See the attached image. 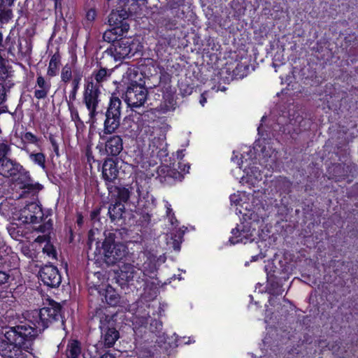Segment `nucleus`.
<instances>
[{
  "label": "nucleus",
  "instance_id": "51",
  "mask_svg": "<svg viewBox=\"0 0 358 358\" xmlns=\"http://www.w3.org/2000/svg\"><path fill=\"white\" fill-rule=\"evenodd\" d=\"M85 156L87 157V159L88 162L90 163L92 161H93V162L95 161V159L94 158V155H93L92 151V150L90 148L86 149Z\"/></svg>",
  "mask_w": 358,
  "mask_h": 358
},
{
  "label": "nucleus",
  "instance_id": "54",
  "mask_svg": "<svg viewBox=\"0 0 358 358\" xmlns=\"http://www.w3.org/2000/svg\"><path fill=\"white\" fill-rule=\"evenodd\" d=\"M92 236H93V232H92V230H90V231H89V234H88V239H89V241H92Z\"/></svg>",
  "mask_w": 358,
  "mask_h": 358
},
{
  "label": "nucleus",
  "instance_id": "58",
  "mask_svg": "<svg viewBox=\"0 0 358 358\" xmlns=\"http://www.w3.org/2000/svg\"><path fill=\"white\" fill-rule=\"evenodd\" d=\"M174 250H180V246L178 244H177V245L176 244L174 245Z\"/></svg>",
  "mask_w": 358,
  "mask_h": 358
},
{
  "label": "nucleus",
  "instance_id": "59",
  "mask_svg": "<svg viewBox=\"0 0 358 358\" xmlns=\"http://www.w3.org/2000/svg\"><path fill=\"white\" fill-rule=\"evenodd\" d=\"M185 343H186V344H189V343H190V341H189V339L188 340V341L185 342Z\"/></svg>",
  "mask_w": 358,
  "mask_h": 358
},
{
  "label": "nucleus",
  "instance_id": "12",
  "mask_svg": "<svg viewBox=\"0 0 358 358\" xmlns=\"http://www.w3.org/2000/svg\"><path fill=\"white\" fill-rule=\"evenodd\" d=\"M117 158L106 157L102 164L101 177L106 187L115 184L118 178Z\"/></svg>",
  "mask_w": 358,
  "mask_h": 358
},
{
  "label": "nucleus",
  "instance_id": "34",
  "mask_svg": "<svg viewBox=\"0 0 358 358\" xmlns=\"http://www.w3.org/2000/svg\"><path fill=\"white\" fill-rule=\"evenodd\" d=\"M73 71L71 66L66 64L62 69L61 71V80L64 83H69L72 80Z\"/></svg>",
  "mask_w": 358,
  "mask_h": 358
},
{
  "label": "nucleus",
  "instance_id": "43",
  "mask_svg": "<svg viewBox=\"0 0 358 358\" xmlns=\"http://www.w3.org/2000/svg\"><path fill=\"white\" fill-rule=\"evenodd\" d=\"M97 15V13L95 8H90L85 15V20L89 22L88 27H90L92 25V23L95 20Z\"/></svg>",
  "mask_w": 358,
  "mask_h": 358
},
{
  "label": "nucleus",
  "instance_id": "33",
  "mask_svg": "<svg viewBox=\"0 0 358 358\" xmlns=\"http://www.w3.org/2000/svg\"><path fill=\"white\" fill-rule=\"evenodd\" d=\"M139 0H118L116 8L113 10L112 11H119L122 10L123 8H134V15L136 14L137 8H138V5L137 2Z\"/></svg>",
  "mask_w": 358,
  "mask_h": 358
},
{
  "label": "nucleus",
  "instance_id": "48",
  "mask_svg": "<svg viewBox=\"0 0 358 358\" xmlns=\"http://www.w3.org/2000/svg\"><path fill=\"white\" fill-rule=\"evenodd\" d=\"M178 168L180 170L179 172H180L184 176V174L189 173L190 165L189 164H182L179 162Z\"/></svg>",
  "mask_w": 358,
  "mask_h": 358
},
{
  "label": "nucleus",
  "instance_id": "45",
  "mask_svg": "<svg viewBox=\"0 0 358 358\" xmlns=\"http://www.w3.org/2000/svg\"><path fill=\"white\" fill-rule=\"evenodd\" d=\"M85 106L89 111V115H90V120L92 122V123H94L96 116L98 114V112L96 111V110L98 108L99 104H93V105Z\"/></svg>",
  "mask_w": 358,
  "mask_h": 358
},
{
  "label": "nucleus",
  "instance_id": "21",
  "mask_svg": "<svg viewBox=\"0 0 358 358\" xmlns=\"http://www.w3.org/2000/svg\"><path fill=\"white\" fill-rule=\"evenodd\" d=\"M266 277L268 282V293L273 296H279L282 294L283 289L282 285L278 282V277L275 274V271L271 269L268 271L266 266Z\"/></svg>",
  "mask_w": 358,
  "mask_h": 358
},
{
  "label": "nucleus",
  "instance_id": "30",
  "mask_svg": "<svg viewBox=\"0 0 358 358\" xmlns=\"http://www.w3.org/2000/svg\"><path fill=\"white\" fill-rule=\"evenodd\" d=\"M15 0H0V21L8 22L10 18L11 11L5 10L6 7L11 6Z\"/></svg>",
  "mask_w": 358,
  "mask_h": 358
},
{
  "label": "nucleus",
  "instance_id": "17",
  "mask_svg": "<svg viewBox=\"0 0 358 358\" xmlns=\"http://www.w3.org/2000/svg\"><path fill=\"white\" fill-rule=\"evenodd\" d=\"M149 150L151 151V156L156 157L160 160L169 155L167 143L164 138L154 137L149 143Z\"/></svg>",
  "mask_w": 358,
  "mask_h": 358
},
{
  "label": "nucleus",
  "instance_id": "25",
  "mask_svg": "<svg viewBox=\"0 0 358 358\" xmlns=\"http://www.w3.org/2000/svg\"><path fill=\"white\" fill-rule=\"evenodd\" d=\"M82 78L83 72L80 70L73 71V78L71 83V90L69 94V99H66V103H73V102L76 100Z\"/></svg>",
  "mask_w": 358,
  "mask_h": 358
},
{
  "label": "nucleus",
  "instance_id": "16",
  "mask_svg": "<svg viewBox=\"0 0 358 358\" xmlns=\"http://www.w3.org/2000/svg\"><path fill=\"white\" fill-rule=\"evenodd\" d=\"M111 198L115 199V203L124 204L127 203L131 196V190L129 187L123 185H115L112 184L106 187Z\"/></svg>",
  "mask_w": 358,
  "mask_h": 358
},
{
  "label": "nucleus",
  "instance_id": "49",
  "mask_svg": "<svg viewBox=\"0 0 358 358\" xmlns=\"http://www.w3.org/2000/svg\"><path fill=\"white\" fill-rule=\"evenodd\" d=\"M166 83H171V76L168 73H163L160 76L159 85H163Z\"/></svg>",
  "mask_w": 358,
  "mask_h": 358
},
{
  "label": "nucleus",
  "instance_id": "47",
  "mask_svg": "<svg viewBox=\"0 0 358 358\" xmlns=\"http://www.w3.org/2000/svg\"><path fill=\"white\" fill-rule=\"evenodd\" d=\"M48 139L50 143L52 145V150L55 155L58 157L59 156V145L57 142V140L55 139V137L53 134H50L48 136Z\"/></svg>",
  "mask_w": 358,
  "mask_h": 358
},
{
  "label": "nucleus",
  "instance_id": "11",
  "mask_svg": "<svg viewBox=\"0 0 358 358\" xmlns=\"http://www.w3.org/2000/svg\"><path fill=\"white\" fill-rule=\"evenodd\" d=\"M38 275L43 284L50 287H58L62 282V275L57 267L52 264L42 266Z\"/></svg>",
  "mask_w": 358,
  "mask_h": 358
},
{
  "label": "nucleus",
  "instance_id": "27",
  "mask_svg": "<svg viewBox=\"0 0 358 358\" xmlns=\"http://www.w3.org/2000/svg\"><path fill=\"white\" fill-rule=\"evenodd\" d=\"M81 352V343L78 340L71 339L69 341L65 353L67 358H79Z\"/></svg>",
  "mask_w": 358,
  "mask_h": 358
},
{
  "label": "nucleus",
  "instance_id": "35",
  "mask_svg": "<svg viewBox=\"0 0 358 358\" xmlns=\"http://www.w3.org/2000/svg\"><path fill=\"white\" fill-rule=\"evenodd\" d=\"M136 214L141 215V222L148 224L151 220L152 215L148 210V207H145L144 208H141L140 207H137L136 210Z\"/></svg>",
  "mask_w": 358,
  "mask_h": 358
},
{
  "label": "nucleus",
  "instance_id": "24",
  "mask_svg": "<svg viewBox=\"0 0 358 358\" xmlns=\"http://www.w3.org/2000/svg\"><path fill=\"white\" fill-rule=\"evenodd\" d=\"M125 213V206L119 203H111L108 208V215L111 222L117 224L123 223V214Z\"/></svg>",
  "mask_w": 358,
  "mask_h": 358
},
{
  "label": "nucleus",
  "instance_id": "23",
  "mask_svg": "<svg viewBox=\"0 0 358 358\" xmlns=\"http://www.w3.org/2000/svg\"><path fill=\"white\" fill-rule=\"evenodd\" d=\"M36 89L34 95V97L38 100L45 99L50 90L51 83L50 80H46L41 75H38L36 78Z\"/></svg>",
  "mask_w": 358,
  "mask_h": 358
},
{
  "label": "nucleus",
  "instance_id": "29",
  "mask_svg": "<svg viewBox=\"0 0 358 358\" xmlns=\"http://www.w3.org/2000/svg\"><path fill=\"white\" fill-rule=\"evenodd\" d=\"M52 229V223L50 220L48 222L41 223L38 227L35 228V230L38 232L43 234V236H38L36 238L38 242H43L46 240H50V234Z\"/></svg>",
  "mask_w": 358,
  "mask_h": 358
},
{
  "label": "nucleus",
  "instance_id": "18",
  "mask_svg": "<svg viewBox=\"0 0 358 358\" xmlns=\"http://www.w3.org/2000/svg\"><path fill=\"white\" fill-rule=\"evenodd\" d=\"M134 273L135 269L132 264L124 263L116 272V282L123 288L133 280Z\"/></svg>",
  "mask_w": 358,
  "mask_h": 358
},
{
  "label": "nucleus",
  "instance_id": "4",
  "mask_svg": "<svg viewBox=\"0 0 358 358\" xmlns=\"http://www.w3.org/2000/svg\"><path fill=\"white\" fill-rule=\"evenodd\" d=\"M93 318L99 320V327L101 331V342L105 348L113 347L120 338V333L117 330V313H112L105 306L95 309Z\"/></svg>",
  "mask_w": 358,
  "mask_h": 358
},
{
  "label": "nucleus",
  "instance_id": "31",
  "mask_svg": "<svg viewBox=\"0 0 358 358\" xmlns=\"http://www.w3.org/2000/svg\"><path fill=\"white\" fill-rule=\"evenodd\" d=\"M186 1L187 0H169L167 3L168 10L180 13V15H186L184 10L186 6Z\"/></svg>",
  "mask_w": 358,
  "mask_h": 358
},
{
  "label": "nucleus",
  "instance_id": "22",
  "mask_svg": "<svg viewBox=\"0 0 358 358\" xmlns=\"http://www.w3.org/2000/svg\"><path fill=\"white\" fill-rule=\"evenodd\" d=\"M111 70L104 67H100L99 69H94L91 76L85 78V81H92L98 87H102L103 83L108 80L111 76Z\"/></svg>",
  "mask_w": 358,
  "mask_h": 358
},
{
  "label": "nucleus",
  "instance_id": "56",
  "mask_svg": "<svg viewBox=\"0 0 358 358\" xmlns=\"http://www.w3.org/2000/svg\"><path fill=\"white\" fill-rule=\"evenodd\" d=\"M155 322H156V325H157V326L162 327V322L161 321H157V320H155Z\"/></svg>",
  "mask_w": 358,
  "mask_h": 358
},
{
  "label": "nucleus",
  "instance_id": "6",
  "mask_svg": "<svg viewBox=\"0 0 358 358\" xmlns=\"http://www.w3.org/2000/svg\"><path fill=\"white\" fill-rule=\"evenodd\" d=\"M115 235L109 233L102 243L103 261L108 266L120 262L127 254V248L122 243L115 242Z\"/></svg>",
  "mask_w": 358,
  "mask_h": 358
},
{
  "label": "nucleus",
  "instance_id": "40",
  "mask_svg": "<svg viewBox=\"0 0 358 358\" xmlns=\"http://www.w3.org/2000/svg\"><path fill=\"white\" fill-rule=\"evenodd\" d=\"M16 289L15 285H8L5 289H0V301L13 296V292Z\"/></svg>",
  "mask_w": 358,
  "mask_h": 358
},
{
  "label": "nucleus",
  "instance_id": "13",
  "mask_svg": "<svg viewBox=\"0 0 358 358\" xmlns=\"http://www.w3.org/2000/svg\"><path fill=\"white\" fill-rule=\"evenodd\" d=\"M183 175L175 168L168 165L157 167L156 180L164 185H172L176 181H182Z\"/></svg>",
  "mask_w": 358,
  "mask_h": 358
},
{
  "label": "nucleus",
  "instance_id": "20",
  "mask_svg": "<svg viewBox=\"0 0 358 358\" xmlns=\"http://www.w3.org/2000/svg\"><path fill=\"white\" fill-rule=\"evenodd\" d=\"M350 167L344 163L334 164L331 167L329 168L328 172L331 175V178L336 182H341L345 180L350 173Z\"/></svg>",
  "mask_w": 358,
  "mask_h": 358
},
{
  "label": "nucleus",
  "instance_id": "10",
  "mask_svg": "<svg viewBox=\"0 0 358 358\" xmlns=\"http://www.w3.org/2000/svg\"><path fill=\"white\" fill-rule=\"evenodd\" d=\"M148 96L147 89L141 85L129 86L124 94V101L130 108H139L145 103Z\"/></svg>",
  "mask_w": 358,
  "mask_h": 358
},
{
  "label": "nucleus",
  "instance_id": "55",
  "mask_svg": "<svg viewBox=\"0 0 358 358\" xmlns=\"http://www.w3.org/2000/svg\"><path fill=\"white\" fill-rule=\"evenodd\" d=\"M173 220H174L176 222H178V221H177V220H176V217H175V216H174V214H173V216H172V217H171V224H174V221H173Z\"/></svg>",
  "mask_w": 358,
  "mask_h": 358
},
{
  "label": "nucleus",
  "instance_id": "36",
  "mask_svg": "<svg viewBox=\"0 0 358 358\" xmlns=\"http://www.w3.org/2000/svg\"><path fill=\"white\" fill-rule=\"evenodd\" d=\"M159 87L161 88V92H162V95L164 98H172L173 94L175 93L174 90L173 89L171 83H166L163 85H159Z\"/></svg>",
  "mask_w": 358,
  "mask_h": 358
},
{
  "label": "nucleus",
  "instance_id": "19",
  "mask_svg": "<svg viewBox=\"0 0 358 358\" xmlns=\"http://www.w3.org/2000/svg\"><path fill=\"white\" fill-rule=\"evenodd\" d=\"M99 294L101 301H105L110 307H116L120 303V294L109 285L105 289L99 291Z\"/></svg>",
  "mask_w": 358,
  "mask_h": 358
},
{
  "label": "nucleus",
  "instance_id": "50",
  "mask_svg": "<svg viewBox=\"0 0 358 358\" xmlns=\"http://www.w3.org/2000/svg\"><path fill=\"white\" fill-rule=\"evenodd\" d=\"M76 223H77V225L81 228L83 225V222H84V218H83V215L82 214V213L80 212H77L76 213Z\"/></svg>",
  "mask_w": 358,
  "mask_h": 358
},
{
  "label": "nucleus",
  "instance_id": "32",
  "mask_svg": "<svg viewBox=\"0 0 358 358\" xmlns=\"http://www.w3.org/2000/svg\"><path fill=\"white\" fill-rule=\"evenodd\" d=\"M29 159L36 165L41 168L44 171H47L46 158L43 152H30L29 154Z\"/></svg>",
  "mask_w": 358,
  "mask_h": 358
},
{
  "label": "nucleus",
  "instance_id": "5",
  "mask_svg": "<svg viewBox=\"0 0 358 358\" xmlns=\"http://www.w3.org/2000/svg\"><path fill=\"white\" fill-rule=\"evenodd\" d=\"M115 131L106 132L105 127L99 133V141L96 146L101 155L117 158L123 150V140L121 136L114 134Z\"/></svg>",
  "mask_w": 358,
  "mask_h": 358
},
{
  "label": "nucleus",
  "instance_id": "9",
  "mask_svg": "<svg viewBox=\"0 0 358 358\" xmlns=\"http://www.w3.org/2000/svg\"><path fill=\"white\" fill-rule=\"evenodd\" d=\"M186 15L169 10L166 15L158 20L159 31L162 34L163 31H174L180 27L184 28L186 25Z\"/></svg>",
  "mask_w": 358,
  "mask_h": 358
},
{
  "label": "nucleus",
  "instance_id": "53",
  "mask_svg": "<svg viewBox=\"0 0 358 358\" xmlns=\"http://www.w3.org/2000/svg\"><path fill=\"white\" fill-rule=\"evenodd\" d=\"M100 358H116L113 354L111 353H105L102 356H101Z\"/></svg>",
  "mask_w": 358,
  "mask_h": 358
},
{
  "label": "nucleus",
  "instance_id": "2",
  "mask_svg": "<svg viewBox=\"0 0 358 358\" xmlns=\"http://www.w3.org/2000/svg\"><path fill=\"white\" fill-rule=\"evenodd\" d=\"M134 10L131 7H124L119 11H111L108 15L110 29L104 32L103 38L111 43L103 54L113 57L115 61L130 59L142 52L143 45L138 39L132 37L118 38L128 32L129 24L127 20L134 15Z\"/></svg>",
  "mask_w": 358,
  "mask_h": 358
},
{
  "label": "nucleus",
  "instance_id": "1",
  "mask_svg": "<svg viewBox=\"0 0 358 358\" xmlns=\"http://www.w3.org/2000/svg\"><path fill=\"white\" fill-rule=\"evenodd\" d=\"M65 322L62 306L53 299L49 300L47 306L28 313L24 324L6 330L5 339L0 341V356L33 358L34 341L38 334L57 323L64 328Z\"/></svg>",
  "mask_w": 358,
  "mask_h": 358
},
{
  "label": "nucleus",
  "instance_id": "15",
  "mask_svg": "<svg viewBox=\"0 0 358 358\" xmlns=\"http://www.w3.org/2000/svg\"><path fill=\"white\" fill-rule=\"evenodd\" d=\"M22 214L27 222L32 224L40 223L43 221L44 217L42 208L34 202L27 204Z\"/></svg>",
  "mask_w": 358,
  "mask_h": 358
},
{
  "label": "nucleus",
  "instance_id": "3",
  "mask_svg": "<svg viewBox=\"0 0 358 358\" xmlns=\"http://www.w3.org/2000/svg\"><path fill=\"white\" fill-rule=\"evenodd\" d=\"M0 175L11 178L22 189L23 193H36L43 189L39 182H34L30 173L20 163L10 159L0 164Z\"/></svg>",
  "mask_w": 358,
  "mask_h": 358
},
{
  "label": "nucleus",
  "instance_id": "42",
  "mask_svg": "<svg viewBox=\"0 0 358 358\" xmlns=\"http://www.w3.org/2000/svg\"><path fill=\"white\" fill-rule=\"evenodd\" d=\"M48 243L45 245L43 252L45 253L49 257L57 259V252L54 246L50 243V241L48 240Z\"/></svg>",
  "mask_w": 358,
  "mask_h": 358
},
{
  "label": "nucleus",
  "instance_id": "38",
  "mask_svg": "<svg viewBox=\"0 0 358 358\" xmlns=\"http://www.w3.org/2000/svg\"><path fill=\"white\" fill-rule=\"evenodd\" d=\"M67 106L70 112L71 120L73 121L76 124H83V121L81 120L79 116L78 111L77 108L75 107L74 103H67Z\"/></svg>",
  "mask_w": 358,
  "mask_h": 358
},
{
  "label": "nucleus",
  "instance_id": "7",
  "mask_svg": "<svg viewBox=\"0 0 358 358\" xmlns=\"http://www.w3.org/2000/svg\"><path fill=\"white\" fill-rule=\"evenodd\" d=\"M122 110V101L115 93L110 97L107 110L105 113L103 126L106 132L116 131L120 125V118Z\"/></svg>",
  "mask_w": 358,
  "mask_h": 358
},
{
  "label": "nucleus",
  "instance_id": "57",
  "mask_svg": "<svg viewBox=\"0 0 358 358\" xmlns=\"http://www.w3.org/2000/svg\"><path fill=\"white\" fill-rule=\"evenodd\" d=\"M206 101V98H203V100H201L200 102L202 104V106H203L204 103Z\"/></svg>",
  "mask_w": 358,
  "mask_h": 358
},
{
  "label": "nucleus",
  "instance_id": "8",
  "mask_svg": "<svg viewBox=\"0 0 358 358\" xmlns=\"http://www.w3.org/2000/svg\"><path fill=\"white\" fill-rule=\"evenodd\" d=\"M11 248L6 246L3 249V252H0V289H5L8 285H15L16 288L17 285L16 282L13 283L14 277L12 274V271L15 266L13 262V256L10 253Z\"/></svg>",
  "mask_w": 358,
  "mask_h": 358
},
{
  "label": "nucleus",
  "instance_id": "52",
  "mask_svg": "<svg viewBox=\"0 0 358 358\" xmlns=\"http://www.w3.org/2000/svg\"><path fill=\"white\" fill-rule=\"evenodd\" d=\"M63 0H55V8L56 10H61Z\"/></svg>",
  "mask_w": 358,
  "mask_h": 358
},
{
  "label": "nucleus",
  "instance_id": "28",
  "mask_svg": "<svg viewBox=\"0 0 358 358\" xmlns=\"http://www.w3.org/2000/svg\"><path fill=\"white\" fill-rule=\"evenodd\" d=\"M232 236L229 238V241L232 245H235L239 243H246L248 236V231L244 229H240L238 225L232 229L231 231Z\"/></svg>",
  "mask_w": 358,
  "mask_h": 358
},
{
  "label": "nucleus",
  "instance_id": "44",
  "mask_svg": "<svg viewBox=\"0 0 358 358\" xmlns=\"http://www.w3.org/2000/svg\"><path fill=\"white\" fill-rule=\"evenodd\" d=\"M13 85V84H11L9 86H8L7 89L4 84L0 83V105L6 101L7 92L9 91V89Z\"/></svg>",
  "mask_w": 358,
  "mask_h": 358
},
{
  "label": "nucleus",
  "instance_id": "37",
  "mask_svg": "<svg viewBox=\"0 0 358 358\" xmlns=\"http://www.w3.org/2000/svg\"><path fill=\"white\" fill-rule=\"evenodd\" d=\"M159 87L161 88V92H162V95L164 98H172L173 94L175 93L174 90L173 89L171 83H166L163 85H159Z\"/></svg>",
  "mask_w": 358,
  "mask_h": 358
},
{
  "label": "nucleus",
  "instance_id": "60",
  "mask_svg": "<svg viewBox=\"0 0 358 358\" xmlns=\"http://www.w3.org/2000/svg\"><path fill=\"white\" fill-rule=\"evenodd\" d=\"M2 111L0 110V115L1 114Z\"/></svg>",
  "mask_w": 358,
  "mask_h": 358
},
{
  "label": "nucleus",
  "instance_id": "41",
  "mask_svg": "<svg viewBox=\"0 0 358 358\" xmlns=\"http://www.w3.org/2000/svg\"><path fill=\"white\" fill-rule=\"evenodd\" d=\"M10 151V145L5 143H0V164L4 161V159H8L7 155L8 152Z\"/></svg>",
  "mask_w": 358,
  "mask_h": 358
},
{
  "label": "nucleus",
  "instance_id": "14",
  "mask_svg": "<svg viewBox=\"0 0 358 358\" xmlns=\"http://www.w3.org/2000/svg\"><path fill=\"white\" fill-rule=\"evenodd\" d=\"M101 89L92 81H85L83 94V102L85 106L99 104Z\"/></svg>",
  "mask_w": 358,
  "mask_h": 358
},
{
  "label": "nucleus",
  "instance_id": "26",
  "mask_svg": "<svg viewBox=\"0 0 358 358\" xmlns=\"http://www.w3.org/2000/svg\"><path fill=\"white\" fill-rule=\"evenodd\" d=\"M62 57L59 54V50L54 53L49 62L47 70V76L52 78L58 75L59 71V66L61 64Z\"/></svg>",
  "mask_w": 358,
  "mask_h": 358
},
{
  "label": "nucleus",
  "instance_id": "46",
  "mask_svg": "<svg viewBox=\"0 0 358 358\" xmlns=\"http://www.w3.org/2000/svg\"><path fill=\"white\" fill-rule=\"evenodd\" d=\"M101 211V207H96L90 213V220L92 222H96L100 220V214Z\"/></svg>",
  "mask_w": 358,
  "mask_h": 358
},
{
  "label": "nucleus",
  "instance_id": "39",
  "mask_svg": "<svg viewBox=\"0 0 358 358\" xmlns=\"http://www.w3.org/2000/svg\"><path fill=\"white\" fill-rule=\"evenodd\" d=\"M22 141L38 145L40 139L31 131H27L22 136Z\"/></svg>",
  "mask_w": 358,
  "mask_h": 358
}]
</instances>
